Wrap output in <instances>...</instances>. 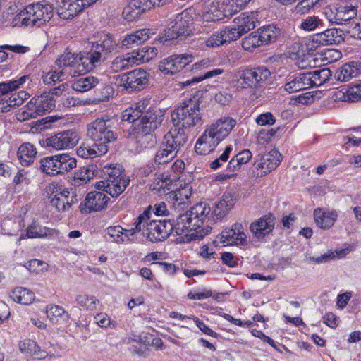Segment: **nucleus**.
<instances>
[{
    "label": "nucleus",
    "mask_w": 361,
    "mask_h": 361,
    "mask_svg": "<svg viewBox=\"0 0 361 361\" xmlns=\"http://www.w3.org/2000/svg\"><path fill=\"white\" fill-rule=\"evenodd\" d=\"M90 48L85 53L73 54L66 51L56 61L65 73L73 77L92 71L106 60L107 56L116 51L118 43L109 34L97 32L89 42Z\"/></svg>",
    "instance_id": "1"
},
{
    "label": "nucleus",
    "mask_w": 361,
    "mask_h": 361,
    "mask_svg": "<svg viewBox=\"0 0 361 361\" xmlns=\"http://www.w3.org/2000/svg\"><path fill=\"white\" fill-rule=\"evenodd\" d=\"M211 212L209 206L205 202H200L193 206L189 211L179 215L176 224V233L183 235L185 231H192L188 235L191 240H200L208 235L212 227L204 225Z\"/></svg>",
    "instance_id": "2"
},
{
    "label": "nucleus",
    "mask_w": 361,
    "mask_h": 361,
    "mask_svg": "<svg viewBox=\"0 0 361 361\" xmlns=\"http://www.w3.org/2000/svg\"><path fill=\"white\" fill-rule=\"evenodd\" d=\"M236 125V121L230 117L221 118L208 126L198 138L195 146V152L200 155L208 154L224 140Z\"/></svg>",
    "instance_id": "3"
},
{
    "label": "nucleus",
    "mask_w": 361,
    "mask_h": 361,
    "mask_svg": "<svg viewBox=\"0 0 361 361\" xmlns=\"http://www.w3.org/2000/svg\"><path fill=\"white\" fill-rule=\"evenodd\" d=\"M203 94L202 90L196 91L192 97L185 100L171 112V121L176 128L185 130L203 124V114L200 108Z\"/></svg>",
    "instance_id": "4"
},
{
    "label": "nucleus",
    "mask_w": 361,
    "mask_h": 361,
    "mask_svg": "<svg viewBox=\"0 0 361 361\" xmlns=\"http://www.w3.org/2000/svg\"><path fill=\"white\" fill-rule=\"evenodd\" d=\"M114 129V121L109 116H104L88 124L87 136L97 149L106 154L109 149L108 145L117 140Z\"/></svg>",
    "instance_id": "5"
},
{
    "label": "nucleus",
    "mask_w": 361,
    "mask_h": 361,
    "mask_svg": "<svg viewBox=\"0 0 361 361\" xmlns=\"http://www.w3.org/2000/svg\"><path fill=\"white\" fill-rule=\"evenodd\" d=\"M103 180L95 183V188L117 197L126 188L130 180L126 177L120 165H106L102 171Z\"/></svg>",
    "instance_id": "6"
},
{
    "label": "nucleus",
    "mask_w": 361,
    "mask_h": 361,
    "mask_svg": "<svg viewBox=\"0 0 361 361\" xmlns=\"http://www.w3.org/2000/svg\"><path fill=\"white\" fill-rule=\"evenodd\" d=\"M54 15L52 5L46 1L28 5L23 11H20L18 16L22 24L25 26L39 27L49 22Z\"/></svg>",
    "instance_id": "7"
},
{
    "label": "nucleus",
    "mask_w": 361,
    "mask_h": 361,
    "mask_svg": "<svg viewBox=\"0 0 361 361\" xmlns=\"http://www.w3.org/2000/svg\"><path fill=\"white\" fill-rule=\"evenodd\" d=\"M76 159L68 153L46 157L39 161V169L51 176L64 174L75 169Z\"/></svg>",
    "instance_id": "8"
},
{
    "label": "nucleus",
    "mask_w": 361,
    "mask_h": 361,
    "mask_svg": "<svg viewBox=\"0 0 361 361\" xmlns=\"http://www.w3.org/2000/svg\"><path fill=\"white\" fill-rule=\"evenodd\" d=\"M78 133L73 130L59 132L47 137L43 145L49 151L63 150L73 148L78 142Z\"/></svg>",
    "instance_id": "9"
},
{
    "label": "nucleus",
    "mask_w": 361,
    "mask_h": 361,
    "mask_svg": "<svg viewBox=\"0 0 361 361\" xmlns=\"http://www.w3.org/2000/svg\"><path fill=\"white\" fill-rule=\"evenodd\" d=\"M145 227L147 232H143V234L152 242L163 241L173 230L176 231V225L171 220L166 219L147 221Z\"/></svg>",
    "instance_id": "10"
},
{
    "label": "nucleus",
    "mask_w": 361,
    "mask_h": 361,
    "mask_svg": "<svg viewBox=\"0 0 361 361\" xmlns=\"http://www.w3.org/2000/svg\"><path fill=\"white\" fill-rule=\"evenodd\" d=\"M193 18L190 11L185 10L178 14L171 27L165 31V41L171 40L182 36H189L192 33L191 26Z\"/></svg>",
    "instance_id": "11"
},
{
    "label": "nucleus",
    "mask_w": 361,
    "mask_h": 361,
    "mask_svg": "<svg viewBox=\"0 0 361 361\" xmlns=\"http://www.w3.org/2000/svg\"><path fill=\"white\" fill-rule=\"evenodd\" d=\"M55 99L50 93L44 92L39 96L32 98L26 105L27 111H24V118H35L55 108Z\"/></svg>",
    "instance_id": "12"
},
{
    "label": "nucleus",
    "mask_w": 361,
    "mask_h": 361,
    "mask_svg": "<svg viewBox=\"0 0 361 361\" xmlns=\"http://www.w3.org/2000/svg\"><path fill=\"white\" fill-rule=\"evenodd\" d=\"M164 111L152 106L149 100L142 114L141 118L136 121L135 128L144 129L146 132H154L163 122Z\"/></svg>",
    "instance_id": "13"
},
{
    "label": "nucleus",
    "mask_w": 361,
    "mask_h": 361,
    "mask_svg": "<svg viewBox=\"0 0 361 361\" xmlns=\"http://www.w3.org/2000/svg\"><path fill=\"white\" fill-rule=\"evenodd\" d=\"M270 75V71L265 66L245 69L240 75L239 82L243 88H257L262 87Z\"/></svg>",
    "instance_id": "14"
},
{
    "label": "nucleus",
    "mask_w": 361,
    "mask_h": 361,
    "mask_svg": "<svg viewBox=\"0 0 361 361\" xmlns=\"http://www.w3.org/2000/svg\"><path fill=\"white\" fill-rule=\"evenodd\" d=\"M98 0H56L57 13L63 19H70L77 16L86 8Z\"/></svg>",
    "instance_id": "15"
},
{
    "label": "nucleus",
    "mask_w": 361,
    "mask_h": 361,
    "mask_svg": "<svg viewBox=\"0 0 361 361\" xmlns=\"http://www.w3.org/2000/svg\"><path fill=\"white\" fill-rule=\"evenodd\" d=\"M192 60L193 56L188 54L171 55L160 61L159 69L164 74H174L183 70Z\"/></svg>",
    "instance_id": "16"
},
{
    "label": "nucleus",
    "mask_w": 361,
    "mask_h": 361,
    "mask_svg": "<svg viewBox=\"0 0 361 361\" xmlns=\"http://www.w3.org/2000/svg\"><path fill=\"white\" fill-rule=\"evenodd\" d=\"M149 76V73L145 70L135 69L123 74L121 77V81L127 90H142L147 85Z\"/></svg>",
    "instance_id": "17"
},
{
    "label": "nucleus",
    "mask_w": 361,
    "mask_h": 361,
    "mask_svg": "<svg viewBox=\"0 0 361 361\" xmlns=\"http://www.w3.org/2000/svg\"><path fill=\"white\" fill-rule=\"evenodd\" d=\"M109 200V197L102 192H90L84 203L80 204V209L82 213L100 211L106 207Z\"/></svg>",
    "instance_id": "18"
},
{
    "label": "nucleus",
    "mask_w": 361,
    "mask_h": 361,
    "mask_svg": "<svg viewBox=\"0 0 361 361\" xmlns=\"http://www.w3.org/2000/svg\"><path fill=\"white\" fill-rule=\"evenodd\" d=\"M275 224L276 218L272 214H269L252 222L250 224V229L255 238L262 240L272 233Z\"/></svg>",
    "instance_id": "19"
},
{
    "label": "nucleus",
    "mask_w": 361,
    "mask_h": 361,
    "mask_svg": "<svg viewBox=\"0 0 361 361\" xmlns=\"http://www.w3.org/2000/svg\"><path fill=\"white\" fill-rule=\"evenodd\" d=\"M188 140V137L185 130L176 128L164 136L162 143L177 154L184 147Z\"/></svg>",
    "instance_id": "20"
},
{
    "label": "nucleus",
    "mask_w": 361,
    "mask_h": 361,
    "mask_svg": "<svg viewBox=\"0 0 361 361\" xmlns=\"http://www.w3.org/2000/svg\"><path fill=\"white\" fill-rule=\"evenodd\" d=\"M221 242L226 245H244L247 244V236L240 224H235L231 228L224 230L221 233Z\"/></svg>",
    "instance_id": "21"
},
{
    "label": "nucleus",
    "mask_w": 361,
    "mask_h": 361,
    "mask_svg": "<svg viewBox=\"0 0 361 361\" xmlns=\"http://www.w3.org/2000/svg\"><path fill=\"white\" fill-rule=\"evenodd\" d=\"M48 190L52 192L49 196L51 207H55L58 212H65L70 208L66 205L68 196L71 194L68 190L54 184L49 185Z\"/></svg>",
    "instance_id": "22"
},
{
    "label": "nucleus",
    "mask_w": 361,
    "mask_h": 361,
    "mask_svg": "<svg viewBox=\"0 0 361 361\" xmlns=\"http://www.w3.org/2000/svg\"><path fill=\"white\" fill-rule=\"evenodd\" d=\"M344 40V32L336 28L327 29L314 36L313 42L322 45L339 44Z\"/></svg>",
    "instance_id": "23"
},
{
    "label": "nucleus",
    "mask_w": 361,
    "mask_h": 361,
    "mask_svg": "<svg viewBox=\"0 0 361 361\" xmlns=\"http://www.w3.org/2000/svg\"><path fill=\"white\" fill-rule=\"evenodd\" d=\"M281 158V154L275 149L264 154L257 165V168L263 170L260 176L266 175L275 169L280 164Z\"/></svg>",
    "instance_id": "24"
},
{
    "label": "nucleus",
    "mask_w": 361,
    "mask_h": 361,
    "mask_svg": "<svg viewBox=\"0 0 361 361\" xmlns=\"http://www.w3.org/2000/svg\"><path fill=\"white\" fill-rule=\"evenodd\" d=\"M146 105H147V100L143 99L139 101L135 105L127 108L122 112V121L132 123L133 131L135 130L136 121L141 118Z\"/></svg>",
    "instance_id": "25"
},
{
    "label": "nucleus",
    "mask_w": 361,
    "mask_h": 361,
    "mask_svg": "<svg viewBox=\"0 0 361 361\" xmlns=\"http://www.w3.org/2000/svg\"><path fill=\"white\" fill-rule=\"evenodd\" d=\"M154 33L149 29H140L128 35L122 40V45L128 49L133 48L148 40Z\"/></svg>",
    "instance_id": "26"
},
{
    "label": "nucleus",
    "mask_w": 361,
    "mask_h": 361,
    "mask_svg": "<svg viewBox=\"0 0 361 361\" xmlns=\"http://www.w3.org/2000/svg\"><path fill=\"white\" fill-rule=\"evenodd\" d=\"M359 75H361V72L358 67V62L353 61L346 63L338 68L335 72L334 78L338 81L346 82Z\"/></svg>",
    "instance_id": "27"
},
{
    "label": "nucleus",
    "mask_w": 361,
    "mask_h": 361,
    "mask_svg": "<svg viewBox=\"0 0 361 361\" xmlns=\"http://www.w3.org/2000/svg\"><path fill=\"white\" fill-rule=\"evenodd\" d=\"M357 13V7L351 3H346L336 8L334 16V23L343 24L353 19Z\"/></svg>",
    "instance_id": "28"
},
{
    "label": "nucleus",
    "mask_w": 361,
    "mask_h": 361,
    "mask_svg": "<svg viewBox=\"0 0 361 361\" xmlns=\"http://www.w3.org/2000/svg\"><path fill=\"white\" fill-rule=\"evenodd\" d=\"M338 217L336 211L323 212L321 209H317L314 212V218L316 224L322 229H329L332 227Z\"/></svg>",
    "instance_id": "29"
},
{
    "label": "nucleus",
    "mask_w": 361,
    "mask_h": 361,
    "mask_svg": "<svg viewBox=\"0 0 361 361\" xmlns=\"http://www.w3.org/2000/svg\"><path fill=\"white\" fill-rule=\"evenodd\" d=\"M147 11V6H145L142 1L134 0L124 7L122 15L126 20L133 21Z\"/></svg>",
    "instance_id": "30"
},
{
    "label": "nucleus",
    "mask_w": 361,
    "mask_h": 361,
    "mask_svg": "<svg viewBox=\"0 0 361 361\" xmlns=\"http://www.w3.org/2000/svg\"><path fill=\"white\" fill-rule=\"evenodd\" d=\"M36 147L30 142L23 143L17 152L18 159L23 166H27L33 163L37 155Z\"/></svg>",
    "instance_id": "31"
},
{
    "label": "nucleus",
    "mask_w": 361,
    "mask_h": 361,
    "mask_svg": "<svg viewBox=\"0 0 361 361\" xmlns=\"http://www.w3.org/2000/svg\"><path fill=\"white\" fill-rule=\"evenodd\" d=\"M134 54L128 53L124 55L116 56L111 63L110 69L113 73H118L131 68L136 64Z\"/></svg>",
    "instance_id": "32"
},
{
    "label": "nucleus",
    "mask_w": 361,
    "mask_h": 361,
    "mask_svg": "<svg viewBox=\"0 0 361 361\" xmlns=\"http://www.w3.org/2000/svg\"><path fill=\"white\" fill-rule=\"evenodd\" d=\"M19 349L23 353H27L37 360L44 359L47 357L45 351L41 350L39 346L35 341L25 339L19 343Z\"/></svg>",
    "instance_id": "33"
},
{
    "label": "nucleus",
    "mask_w": 361,
    "mask_h": 361,
    "mask_svg": "<svg viewBox=\"0 0 361 361\" xmlns=\"http://www.w3.org/2000/svg\"><path fill=\"white\" fill-rule=\"evenodd\" d=\"M335 99L354 102L361 100V85L342 89L335 93Z\"/></svg>",
    "instance_id": "34"
},
{
    "label": "nucleus",
    "mask_w": 361,
    "mask_h": 361,
    "mask_svg": "<svg viewBox=\"0 0 361 361\" xmlns=\"http://www.w3.org/2000/svg\"><path fill=\"white\" fill-rule=\"evenodd\" d=\"M235 199L231 195H224L220 200L215 204L212 214L218 219L224 218L234 206Z\"/></svg>",
    "instance_id": "35"
},
{
    "label": "nucleus",
    "mask_w": 361,
    "mask_h": 361,
    "mask_svg": "<svg viewBox=\"0 0 361 361\" xmlns=\"http://www.w3.org/2000/svg\"><path fill=\"white\" fill-rule=\"evenodd\" d=\"M263 45L274 43L281 32V29L274 24L264 25L257 30Z\"/></svg>",
    "instance_id": "36"
},
{
    "label": "nucleus",
    "mask_w": 361,
    "mask_h": 361,
    "mask_svg": "<svg viewBox=\"0 0 361 361\" xmlns=\"http://www.w3.org/2000/svg\"><path fill=\"white\" fill-rule=\"evenodd\" d=\"M151 207H147L143 213L139 215L135 222V227L130 229H126L123 231L124 239L126 238L127 240H129L130 235H133L137 233L140 232L142 229L145 228V224L147 223V221H149L151 218Z\"/></svg>",
    "instance_id": "37"
},
{
    "label": "nucleus",
    "mask_w": 361,
    "mask_h": 361,
    "mask_svg": "<svg viewBox=\"0 0 361 361\" xmlns=\"http://www.w3.org/2000/svg\"><path fill=\"white\" fill-rule=\"evenodd\" d=\"M252 154L249 149H243L235 155L227 164V171L235 172L239 171L241 166L247 164L252 158Z\"/></svg>",
    "instance_id": "38"
},
{
    "label": "nucleus",
    "mask_w": 361,
    "mask_h": 361,
    "mask_svg": "<svg viewBox=\"0 0 361 361\" xmlns=\"http://www.w3.org/2000/svg\"><path fill=\"white\" fill-rule=\"evenodd\" d=\"M99 83V80L94 76L87 75L81 77L72 83V88L75 91L85 92L95 87Z\"/></svg>",
    "instance_id": "39"
},
{
    "label": "nucleus",
    "mask_w": 361,
    "mask_h": 361,
    "mask_svg": "<svg viewBox=\"0 0 361 361\" xmlns=\"http://www.w3.org/2000/svg\"><path fill=\"white\" fill-rule=\"evenodd\" d=\"M233 25L243 35L255 27V21L252 16H249L243 13L234 18Z\"/></svg>",
    "instance_id": "40"
},
{
    "label": "nucleus",
    "mask_w": 361,
    "mask_h": 361,
    "mask_svg": "<svg viewBox=\"0 0 361 361\" xmlns=\"http://www.w3.org/2000/svg\"><path fill=\"white\" fill-rule=\"evenodd\" d=\"M11 297L15 302L25 305L31 304L35 300L34 293L23 287L15 288Z\"/></svg>",
    "instance_id": "41"
},
{
    "label": "nucleus",
    "mask_w": 361,
    "mask_h": 361,
    "mask_svg": "<svg viewBox=\"0 0 361 361\" xmlns=\"http://www.w3.org/2000/svg\"><path fill=\"white\" fill-rule=\"evenodd\" d=\"M133 133L136 135L137 142L141 147L148 148L156 142V137L153 135V132H146L144 129L135 128Z\"/></svg>",
    "instance_id": "42"
},
{
    "label": "nucleus",
    "mask_w": 361,
    "mask_h": 361,
    "mask_svg": "<svg viewBox=\"0 0 361 361\" xmlns=\"http://www.w3.org/2000/svg\"><path fill=\"white\" fill-rule=\"evenodd\" d=\"M177 154L169 148L164 146L161 142L160 148L154 157V162L157 164H165L171 162Z\"/></svg>",
    "instance_id": "43"
},
{
    "label": "nucleus",
    "mask_w": 361,
    "mask_h": 361,
    "mask_svg": "<svg viewBox=\"0 0 361 361\" xmlns=\"http://www.w3.org/2000/svg\"><path fill=\"white\" fill-rule=\"evenodd\" d=\"M94 146L92 142L83 143L82 145L77 149V154L79 157L85 159L94 158L105 154L104 152H101L100 149H97V147H94Z\"/></svg>",
    "instance_id": "44"
},
{
    "label": "nucleus",
    "mask_w": 361,
    "mask_h": 361,
    "mask_svg": "<svg viewBox=\"0 0 361 361\" xmlns=\"http://www.w3.org/2000/svg\"><path fill=\"white\" fill-rule=\"evenodd\" d=\"M47 317L52 322H59V320L65 321L68 319V314L65 310L59 305H51L47 307L46 311Z\"/></svg>",
    "instance_id": "45"
},
{
    "label": "nucleus",
    "mask_w": 361,
    "mask_h": 361,
    "mask_svg": "<svg viewBox=\"0 0 361 361\" xmlns=\"http://www.w3.org/2000/svg\"><path fill=\"white\" fill-rule=\"evenodd\" d=\"M94 176L93 166L83 167L75 173L74 183L75 185H83L87 183Z\"/></svg>",
    "instance_id": "46"
},
{
    "label": "nucleus",
    "mask_w": 361,
    "mask_h": 361,
    "mask_svg": "<svg viewBox=\"0 0 361 361\" xmlns=\"http://www.w3.org/2000/svg\"><path fill=\"white\" fill-rule=\"evenodd\" d=\"M132 54H134L135 59L137 60L136 64H139L152 59L157 55V49L155 47H145L141 49L133 51Z\"/></svg>",
    "instance_id": "47"
},
{
    "label": "nucleus",
    "mask_w": 361,
    "mask_h": 361,
    "mask_svg": "<svg viewBox=\"0 0 361 361\" xmlns=\"http://www.w3.org/2000/svg\"><path fill=\"white\" fill-rule=\"evenodd\" d=\"M242 47L247 51H252L254 49L263 46L257 31L252 32L242 39Z\"/></svg>",
    "instance_id": "48"
},
{
    "label": "nucleus",
    "mask_w": 361,
    "mask_h": 361,
    "mask_svg": "<svg viewBox=\"0 0 361 361\" xmlns=\"http://www.w3.org/2000/svg\"><path fill=\"white\" fill-rule=\"evenodd\" d=\"M75 300L79 305L91 311L96 310L97 305L100 304L99 300L92 295H79Z\"/></svg>",
    "instance_id": "49"
},
{
    "label": "nucleus",
    "mask_w": 361,
    "mask_h": 361,
    "mask_svg": "<svg viewBox=\"0 0 361 361\" xmlns=\"http://www.w3.org/2000/svg\"><path fill=\"white\" fill-rule=\"evenodd\" d=\"M313 85L319 87L329 80L331 76V71L327 68L314 70L311 71Z\"/></svg>",
    "instance_id": "50"
},
{
    "label": "nucleus",
    "mask_w": 361,
    "mask_h": 361,
    "mask_svg": "<svg viewBox=\"0 0 361 361\" xmlns=\"http://www.w3.org/2000/svg\"><path fill=\"white\" fill-rule=\"evenodd\" d=\"M63 70L50 71L42 76L43 82L48 85H56L57 82L63 81L65 79Z\"/></svg>",
    "instance_id": "51"
},
{
    "label": "nucleus",
    "mask_w": 361,
    "mask_h": 361,
    "mask_svg": "<svg viewBox=\"0 0 361 361\" xmlns=\"http://www.w3.org/2000/svg\"><path fill=\"white\" fill-rule=\"evenodd\" d=\"M123 231L124 229L120 226H110L106 228V233L111 241L122 243L125 242Z\"/></svg>",
    "instance_id": "52"
},
{
    "label": "nucleus",
    "mask_w": 361,
    "mask_h": 361,
    "mask_svg": "<svg viewBox=\"0 0 361 361\" xmlns=\"http://www.w3.org/2000/svg\"><path fill=\"white\" fill-rule=\"evenodd\" d=\"M192 195V188L190 186L181 188L173 193V198L178 204H185Z\"/></svg>",
    "instance_id": "53"
},
{
    "label": "nucleus",
    "mask_w": 361,
    "mask_h": 361,
    "mask_svg": "<svg viewBox=\"0 0 361 361\" xmlns=\"http://www.w3.org/2000/svg\"><path fill=\"white\" fill-rule=\"evenodd\" d=\"M27 78V75H23L18 80H9L8 82H0V92L5 94L8 90H16L25 82Z\"/></svg>",
    "instance_id": "54"
},
{
    "label": "nucleus",
    "mask_w": 361,
    "mask_h": 361,
    "mask_svg": "<svg viewBox=\"0 0 361 361\" xmlns=\"http://www.w3.org/2000/svg\"><path fill=\"white\" fill-rule=\"evenodd\" d=\"M51 233V230L47 228H41L36 225H31L27 228V235L32 238H44Z\"/></svg>",
    "instance_id": "55"
},
{
    "label": "nucleus",
    "mask_w": 361,
    "mask_h": 361,
    "mask_svg": "<svg viewBox=\"0 0 361 361\" xmlns=\"http://www.w3.org/2000/svg\"><path fill=\"white\" fill-rule=\"evenodd\" d=\"M298 73L288 78V81L284 85V89L289 93L302 90Z\"/></svg>",
    "instance_id": "56"
},
{
    "label": "nucleus",
    "mask_w": 361,
    "mask_h": 361,
    "mask_svg": "<svg viewBox=\"0 0 361 361\" xmlns=\"http://www.w3.org/2000/svg\"><path fill=\"white\" fill-rule=\"evenodd\" d=\"M233 150V147L231 145H228L226 147L224 152L219 156V157L216 158L215 160L211 162L210 167L212 169H216L219 168L223 164L226 163L230 156L231 152Z\"/></svg>",
    "instance_id": "57"
},
{
    "label": "nucleus",
    "mask_w": 361,
    "mask_h": 361,
    "mask_svg": "<svg viewBox=\"0 0 361 361\" xmlns=\"http://www.w3.org/2000/svg\"><path fill=\"white\" fill-rule=\"evenodd\" d=\"M321 23V20L317 16H308L302 20L300 27L305 31H312L317 28Z\"/></svg>",
    "instance_id": "58"
},
{
    "label": "nucleus",
    "mask_w": 361,
    "mask_h": 361,
    "mask_svg": "<svg viewBox=\"0 0 361 361\" xmlns=\"http://www.w3.org/2000/svg\"><path fill=\"white\" fill-rule=\"evenodd\" d=\"M341 253H342V251L333 252L331 250H329L326 253L322 255L319 257L315 258L314 257H310V260H311L317 264L327 262L329 260L334 259L336 258H340L341 257Z\"/></svg>",
    "instance_id": "59"
},
{
    "label": "nucleus",
    "mask_w": 361,
    "mask_h": 361,
    "mask_svg": "<svg viewBox=\"0 0 361 361\" xmlns=\"http://www.w3.org/2000/svg\"><path fill=\"white\" fill-rule=\"evenodd\" d=\"M221 31L224 35L225 43L236 40L242 36V34L237 30V28L234 25L233 27H226Z\"/></svg>",
    "instance_id": "60"
},
{
    "label": "nucleus",
    "mask_w": 361,
    "mask_h": 361,
    "mask_svg": "<svg viewBox=\"0 0 361 361\" xmlns=\"http://www.w3.org/2000/svg\"><path fill=\"white\" fill-rule=\"evenodd\" d=\"M28 96L26 92L20 91L18 93H12L10 96L8 95V99L13 108L21 105Z\"/></svg>",
    "instance_id": "61"
},
{
    "label": "nucleus",
    "mask_w": 361,
    "mask_h": 361,
    "mask_svg": "<svg viewBox=\"0 0 361 361\" xmlns=\"http://www.w3.org/2000/svg\"><path fill=\"white\" fill-rule=\"evenodd\" d=\"M316 0H302L295 6L297 13L305 14L308 13L316 4Z\"/></svg>",
    "instance_id": "62"
},
{
    "label": "nucleus",
    "mask_w": 361,
    "mask_h": 361,
    "mask_svg": "<svg viewBox=\"0 0 361 361\" xmlns=\"http://www.w3.org/2000/svg\"><path fill=\"white\" fill-rule=\"evenodd\" d=\"M206 45L209 47H215L222 45L225 43V39H224V35L222 31L220 32H216L212 35L205 42Z\"/></svg>",
    "instance_id": "63"
},
{
    "label": "nucleus",
    "mask_w": 361,
    "mask_h": 361,
    "mask_svg": "<svg viewBox=\"0 0 361 361\" xmlns=\"http://www.w3.org/2000/svg\"><path fill=\"white\" fill-rule=\"evenodd\" d=\"M299 77L301 87H302V90L309 89L312 87H315L313 85V79L311 71L307 73H298Z\"/></svg>",
    "instance_id": "64"
}]
</instances>
